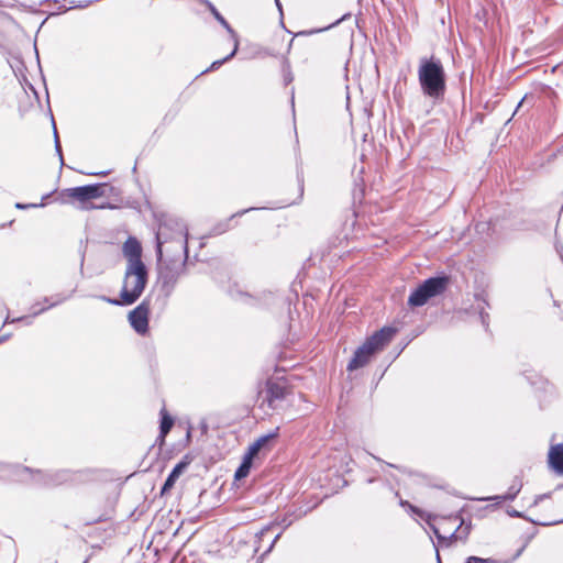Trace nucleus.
<instances>
[{"label": "nucleus", "instance_id": "f257e3e1", "mask_svg": "<svg viewBox=\"0 0 563 563\" xmlns=\"http://www.w3.org/2000/svg\"><path fill=\"white\" fill-rule=\"evenodd\" d=\"M418 81L422 95L433 104L444 100L446 92V75L442 62L434 56L419 60Z\"/></svg>", "mask_w": 563, "mask_h": 563}, {"label": "nucleus", "instance_id": "f03ea898", "mask_svg": "<svg viewBox=\"0 0 563 563\" xmlns=\"http://www.w3.org/2000/svg\"><path fill=\"white\" fill-rule=\"evenodd\" d=\"M148 282V272L146 266L126 267L123 278V285L120 291V298H109L101 296L100 298L114 306L133 305L143 294Z\"/></svg>", "mask_w": 563, "mask_h": 563}, {"label": "nucleus", "instance_id": "7ed1b4c3", "mask_svg": "<svg viewBox=\"0 0 563 563\" xmlns=\"http://www.w3.org/2000/svg\"><path fill=\"white\" fill-rule=\"evenodd\" d=\"M187 227L183 220L169 214L162 216L156 232V256L158 262H161L163 257V244L168 241L176 242L178 246L184 250L185 256L187 257Z\"/></svg>", "mask_w": 563, "mask_h": 563}, {"label": "nucleus", "instance_id": "20e7f679", "mask_svg": "<svg viewBox=\"0 0 563 563\" xmlns=\"http://www.w3.org/2000/svg\"><path fill=\"white\" fill-rule=\"evenodd\" d=\"M395 332V329L385 327L371 335L354 352L353 357L347 364V371L352 372L365 366L377 351L382 350L387 343L391 341Z\"/></svg>", "mask_w": 563, "mask_h": 563}, {"label": "nucleus", "instance_id": "39448f33", "mask_svg": "<svg viewBox=\"0 0 563 563\" xmlns=\"http://www.w3.org/2000/svg\"><path fill=\"white\" fill-rule=\"evenodd\" d=\"M449 283L450 278L445 275L426 279L412 290L408 298V305L410 307H421L426 305L429 299L443 294L446 290Z\"/></svg>", "mask_w": 563, "mask_h": 563}, {"label": "nucleus", "instance_id": "423d86ee", "mask_svg": "<svg viewBox=\"0 0 563 563\" xmlns=\"http://www.w3.org/2000/svg\"><path fill=\"white\" fill-rule=\"evenodd\" d=\"M289 390L285 383L268 379L265 387L258 393V399L261 400L260 408L280 410L285 407V402Z\"/></svg>", "mask_w": 563, "mask_h": 563}, {"label": "nucleus", "instance_id": "0eeeda50", "mask_svg": "<svg viewBox=\"0 0 563 563\" xmlns=\"http://www.w3.org/2000/svg\"><path fill=\"white\" fill-rule=\"evenodd\" d=\"M179 276L180 267L178 265L165 264L159 266L157 278L158 295L156 302H159L161 309L166 307L168 298L173 294Z\"/></svg>", "mask_w": 563, "mask_h": 563}, {"label": "nucleus", "instance_id": "6e6552de", "mask_svg": "<svg viewBox=\"0 0 563 563\" xmlns=\"http://www.w3.org/2000/svg\"><path fill=\"white\" fill-rule=\"evenodd\" d=\"M106 187L107 184H93L67 188L58 194L56 200L64 205L70 203L73 200H78L79 202L85 203L91 199L103 197L106 195Z\"/></svg>", "mask_w": 563, "mask_h": 563}, {"label": "nucleus", "instance_id": "1a4fd4ad", "mask_svg": "<svg viewBox=\"0 0 563 563\" xmlns=\"http://www.w3.org/2000/svg\"><path fill=\"white\" fill-rule=\"evenodd\" d=\"M25 471L33 474V481L35 484L47 487L58 486L73 479V473L68 470L31 471L30 468L25 467Z\"/></svg>", "mask_w": 563, "mask_h": 563}, {"label": "nucleus", "instance_id": "9d476101", "mask_svg": "<svg viewBox=\"0 0 563 563\" xmlns=\"http://www.w3.org/2000/svg\"><path fill=\"white\" fill-rule=\"evenodd\" d=\"M148 314L150 303L148 299H144L139 306L129 312V322L132 329L141 335H144L148 331Z\"/></svg>", "mask_w": 563, "mask_h": 563}, {"label": "nucleus", "instance_id": "9b49d317", "mask_svg": "<svg viewBox=\"0 0 563 563\" xmlns=\"http://www.w3.org/2000/svg\"><path fill=\"white\" fill-rule=\"evenodd\" d=\"M122 252L126 258V267H142V245L136 238L130 236L124 242Z\"/></svg>", "mask_w": 563, "mask_h": 563}, {"label": "nucleus", "instance_id": "f8f14e48", "mask_svg": "<svg viewBox=\"0 0 563 563\" xmlns=\"http://www.w3.org/2000/svg\"><path fill=\"white\" fill-rule=\"evenodd\" d=\"M279 428H276L273 432L260 437L254 443L249 446V450L245 454L255 459L261 451H269L271 442L278 437Z\"/></svg>", "mask_w": 563, "mask_h": 563}, {"label": "nucleus", "instance_id": "ddd939ff", "mask_svg": "<svg viewBox=\"0 0 563 563\" xmlns=\"http://www.w3.org/2000/svg\"><path fill=\"white\" fill-rule=\"evenodd\" d=\"M252 210H255V208H247V209L240 210V211L233 213L231 217H229L222 221H219L217 224H214L211 228L210 235L217 236V235L225 233L227 231H229L230 229H232L234 227L233 220L235 218L242 217L243 214H245Z\"/></svg>", "mask_w": 563, "mask_h": 563}, {"label": "nucleus", "instance_id": "4468645a", "mask_svg": "<svg viewBox=\"0 0 563 563\" xmlns=\"http://www.w3.org/2000/svg\"><path fill=\"white\" fill-rule=\"evenodd\" d=\"M464 525H465L464 519H461L460 526L457 527V529L454 532H452L450 534L449 538L441 536L439 530L435 527H432V530H433V533L435 534L437 539L440 542H449L450 543L453 540H457V539H462V538L465 539L468 536L470 530H471V521L465 527H463Z\"/></svg>", "mask_w": 563, "mask_h": 563}, {"label": "nucleus", "instance_id": "2eb2a0df", "mask_svg": "<svg viewBox=\"0 0 563 563\" xmlns=\"http://www.w3.org/2000/svg\"><path fill=\"white\" fill-rule=\"evenodd\" d=\"M523 484L519 476H516L512 481V484L509 486L508 492L505 495H496L490 496L486 498H481V500H495V501H501V500H514L517 495L520 493Z\"/></svg>", "mask_w": 563, "mask_h": 563}, {"label": "nucleus", "instance_id": "dca6fc26", "mask_svg": "<svg viewBox=\"0 0 563 563\" xmlns=\"http://www.w3.org/2000/svg\"><path fill=\"white\" fill-rule=\"evenodd\" d=\"M188 462L180 461L177 463L174 468L168 474L167 478L165 479V483L162 487V494L168 492L173 488L178 477L183 474V472L187 468Z\"/></svg>", "mask_w": 563, "mask_h": 563}, {"label": "nucleus", "instance_id": "f3484780", "mask_svg": "<svg viewBox=\"0 0 563 563\" xmlns=\"http://www.w3.org/2000/svg\"><path fill=\"white\" fill-rule=\"evenodd\" d=\"M549 463L554 471L563 474V444L551 446L549 452Z\"/></svg>", "mask_w": 563, "mask_h": 563}, {"label": "nucleus", "instance_id": "a211bd4d", "mask_svg": "<svg viewBox=\"0 0 563 563\" xmlns=\"http://www.w3.org/2000/svg\"><path fill=\"white\" fill-rule=\"evenodd\" d=\"M207 5L212 15L214 16V19L227 30V32L233 40V43H235V40H239L238 33L232 29V26L228 23V21L223 18V15L217 10V8L211 2L207 1Z\"/></svg>", "mask_w": 563, "mask_h": 563}, {"label": "nucleus", "instance_id": "6ab92c4d", "mask_svg": "<svg viewBox=\"0 0 563 563\" xmlns=\"http://www.w3.org/2000/svg\"><path fill=\"white\" fill-rule=\"evenodd\" d=\"M253 460L254 459L251 457L250 455L244 454L241 465L235 471V479L240 481L249 475L251 467L253 465Z\"/></svg>", "mask_w": 563, "mask_h": 563}, {"label": "nucleus", "instance_id": "aec40b11", "mask_svg": "<svg viewBox=\"0 0 563 563\" xmlns=\"http://www.w3.org/2000/svg\"><path fill=\"white\" fill-rule=\"evenodd\" d=\"M174 426V419L163 409L161 411L159 437L164 439Z\"/></svg>", "mask_w": 563, "mask_h": 563}, {"label": "nucleus", "instance_id": "412c9836", "mask_svg": "<svg viewBox=\"0 0 563 563\" xmlns=\"http://www.w3.org/2000/svg\"><path fill=\"white\" fill-rule=\"evenodd\" d=\"M37 306H38V303H35V305H33V306H32V308H31V309L33 310V312H32V314H31L30 317L23 316V317H19V318L10 319V318H9V316H7V318H5L4 322H3V324H7V323H15V322H20V321H26V323H27V324H30V323H31V321H29V319H30L31 317H36V316H38V314L43 313L45 310H47V309H48V308H45V307H43V308H41V309H36V307H37Z\"/></svg>", "mask_w": 563, "mask_h": 563}, {"label": "nucleus", "instance_id": "4be33fe9", "mask_svg": "<svg viewBox=\"0 0 563 563\" xmlns=\"http://www.w3.org/2000/svg\"><path fill=\"white\" fill-rule=\"evenodd\" d=\"M233 44H234V47H233L232 52H231L228 56H225L224 58L219 59V60H214V62L211 64V66H210V67H209L205 73H207V71H209V70H216V69H218L221 65H223L224 63H227V62H229L230 59H232V58L235 56V54H236V52H238V49H239V40H235V43H233Z\"/></svg>", "mask_w": 563, "mask_h": 563}, {"label": "nucleus", "instance_id": "5701e85b", "mask_svg": "<svg viewBox=\"0 0 563 563\" xmlns=\"http://www.w3.org/2000/svg\"><path fill=\"white\" fill-rule=\"evenodd\" d=\"M52 122H53V128H54L55 151H56L57 155L59 156L60 165L63 166L64 165V158H63V154H62V146H60V142H59V139H58V133H57V130H56V126H55V121L53 120Z\"/></svg>", "mask_w": 563, "mask_h": 563}, {"label": "nucleus", "instance_id": "b1692460", "mask_svg": "<svg viewBox=\"0 0 563 563\" xmlns=\"http://www.w3.org/2000/svg\"><path fill=\"white\" fill-rule=\"evenodd\" d=\"M511 561H498L494 559H482L478 556H468L465 563H510Z\"/></svg>", "mask_w": 563, "mask_h": 563}, {"label": "nucleus", "instance_id": "393cba45", "mask_svg": "<svg viewBox=\"0 0 563 563\" xmlns=\"http://www.w3.org/2000/svg\"><path fill=\"white\" fill-rule=\"evenodd\" d=\"M400 506L408 507L413 514H417L419 516H422V514H423L422 510H420L418 507L411 505L407 500H400Z\"/></svg>", "mask_w": 563, "mask_h": 563}, {"label": "nucleus", "instance_id": "a878e982", "mask_svg": "<svg viewBox=\"0 0 563 563\" xmlns=\"http://www.w3.org/2000/svg\"><path fill=\"white\" fill-rule=\"evenodd\" d=\"M479 316H481V320H482V323L485 328L488 327V313L484 311V307H481V311H479Z\"/></svg>", "mask_w": 563, "mask_h": 563}, {"label": "nucleus", "instance_id": "bb28decb", "mask_svg": "<svg viewBox=\"0 0 563 563\" xmlns=\"http://www.w3.org/2000/svg\"><path fill=\"white\" fill-rule=\"evenodd\" d=\"M550 497H551V493H545V494H541V495L536 496L534 501H533V506L539 505L543 499L550 498Z\"/></svg>", "mask_w": 563, "mask_h": 563}, {"label": "nucleus", "instance_id": "cd10ccee", "mask_svg": "<svg viewBox=\"0 0 563 563\" xmlns=\"http://www.w3.org/2000/svg\"><path fill=\"white\" fill-rule=\"evenodd\" d=\"M507 514H508L510 517H512V518H523L522 512H520V511H518V510H516V509H514V508L508 509V510H507Z\"/></svg>", "mask_w": 563, "mask_h": 563}, {"label": "nucleus", "instance_id": "c85d7f7f", "mask_svg": "<svg viewBox=\"0 0 563 563\" xmlns=\"http://www.w3.org/2000/svg\"><path fill=\"white\" fill-rule=\"evenodd\" d=\"M292 80H294V76H292L291 71L289 69H287V71L285 70V73H284L285 85L290 84Z\"/></svg>", "mask_w": 563, "mask_h": 563}, {"label": "nucleus", "instance_id": "c756f323", "mask_svg": "<svg viewBox=\"0 0 563 563\" xmlns=\"http://www.w3.org/2000/svg\"><path fill=\"white\" fill-rule=\"evenodd\" d=\"M37 206H44V203H40V205H36V203L24 205V203L18 202L15 205V208H18V209H27V208H35Z\"/></svg>", "mask_w": 563, "mask_h": 563}, {"label": "nucleus", "instance_id": "7c9ffc66", "mask_svg": "<svg viewBox=\"0 0 563 563\" xmlns=\"http://www.w3.org/2000/svg\"><path fill=\"white\" fill-rule=\"evenodd\" d=\"M70 297H71V294H70L69 296H67V297L57 296V300H56V301H54V302H52V303L48 306V308L55 307V306H57V305H59V303L64 302L67 298H70Z\"/></svg>", "mask_w": 563, "mask_h": 563}, {"label": "nucleus", "instance_id": "2f4dec72", "mask_svg": "<svg viewBox=\"0 0 563 563\" xmlns=\"http://www.w3.org/2000/svg\"><path fill=\"white\" fill-rule=\"evenodd\" d=\"M280 538V533L276 534L275 538L273 539L272 543L269 544L268 549L264 552V554L268 553L272 551V549L274 548L276 541Z\"/></svg>", "mask_w": 563, "mask_h": 563}, {"label": "nucleus", "instance_id": "473e14b6", "mask_svg": "<svg viewBox=\"0 0 563 563\" xmlns=\"http://www.w3.org/2000/svg\"><path fill=\"white\" fill-rule=\"evenodd\" d=\"M269 527H264L258 533H256V538L260 540L269 531Z\"/></svg>", "mask_w": 563, "mask_h": 563}, {"label": "nucleus", "instance_id": "72a5a7b5", "mask_svg": "<svg viewBox=\"0 0 563 563\" xmlns=\"http://www.w3.org/2000/svg\"><path fill=\"white\" fill-rule=\"evenodd\" d=\"M346 16H349V14L343 15L341 19L336 20V21H335L334 23H332L331 25H329V26H327V27H324V29H321L320 31H322V30H328V29H330V27H332V26L338 25V24H339L341 21H343Z\"/></svg>", "mask_w": 563, "mask_h": 563}, {"label": "nucleus", "instance_id": "f704fd0d", "mask_svg": "<svg viewBox=\"0 0 563 563\" xmlns=\"http://www.w3.org/2000/svg\"><path fill=\"white\" fill-rule=\"evenodd\" d=\"M11 338V333L0 335V344L8 341Z\"/></svg>", "mask_w": 563, "mask_h": 563}, {"label": "nucleus", "instance_id": "c9c22d12", "mask_svg": "<svg viewBox=\"0 0 563 563\" xmlns=\"http://www.w3.org/2000/svg\"><path fill=\"white\" fill-rule=\"evenodd\" d=\"M108 172H101V173H92L91 175H99V176H106Z\"/></svg>", "mask_w": 563, "mask_h": 563}, {"label": "nucleus", "instance_id": "e433bc0d", "mask_svg": "<svg viewBox=\"0 0 563 563\" xmlns=\"http://www.w3.org/2000/svg\"><path fill=\"white\" fill-rule=\"evenodd\" d=\"M276 1V5L278 7L279 11H282V4L279 2V0H275Z\"/></svg>", "mask_w": 563, "mask_h": 563}, {"label": "nucleus", "instance_id": "4c0bfd02", "mask_svg": "<svg viewBox=\"0 0 563 563\" xmlns=\"http://www.w3.org/2000/svg\"><path fill=\"white\" fill-rule=\"evenodd\" d=\"M556 251L559 252V254H563V246L561 249H559V246H556Z\"/></svg>", "mask_w": 563, "mask_h": 563}, {"label": "nucleus", "instance_id": "58836bf2", "mask_svg": "<svg viewBox=\"0 0 563 563\" xmlns=\"http://www.w3.org/2000/svg\"><path fill=\"white\" fill-rule=\"evenodd\" d=\"M82 267H84V256L81 257V262H80V271L82 272Z\"/></svg>", "mask_w": 563, "mask_h": 563}, {"label": "nucleus", "instance_id": "ea45409f", "mask_svg": "<svg viewBox=\"0 0 563 563\" xmlns=\"http://www.w3.org/2000/svg\"><path fill=\"white\" fill-rule=\"evenodd\" d=\"M302 192H303V185L300 184V196H302Z\"/></svg>", "mask_w": 563, "mask_h": 563}, {"label": "nucleus", "instance_id": "a19ab883", "mask_svg": "<svg viewBox=\"0 0 563 563\" xmlns=\"http://www.w3.org/2000/svg\"><path fill=\"white\" fill-rule=\"evenodd\" d=\"M386 464H387L389 467H396V468H398V467H397L396 465H394V464H389V463H386Z\"/></svg>", "mask_w": 563, "mask_h": 563}, {"label": "nucleus", "instance_id": "79ce46f5", "mask_svg": "<svg viewBox=\"0 0 563 563\" xmlns=\"http://www.w3.org/2000/svg\"><path fill=\"white\" fill-rule=\"evenodd\" d=\"M560 522H563V519Z\"/></svg>", "mask_w": 563, "mask_h": 563}]
</instances>
